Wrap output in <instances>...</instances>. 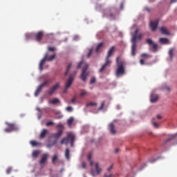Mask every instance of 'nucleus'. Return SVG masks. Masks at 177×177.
<instances>
[{"label":"nucleus","instance_id":"nucleus-1","mask_svg":"<svg viewBox=\"0 0 177 177\" xmlns=\"http://www.w3.org/2000/svg\"><path fill=\"white\" fill-rule=\"evenodd\" d=\"M139 32V29H136L132 35L131 38V56H135L136 55V42L138 41H140L142 39V37H143V35Z\"/></svg>","mask_w":177,"mask_h":177},{"label":"nucleus","instance_id":"nucleus-2","mask_svg":"<svg viewBox=\"0 0 177 177\" xmlns=\"http://www.w3.org/2000/svg\"><path fill=\"white\" fill-rule=\"evenodd\" d=\"M116 64H117V70H116V76L120 77V75H124L125 74V62L120 60V57L116 58Z\"/></svg>","mask_w":177,"mask_h":177},{"label":"nucleus","instance_id":"nucleus-3","mask_svg":"<svg viewBox=\"0 0 177 177\" xmlns=\"http://www.w3.org/2000/svg\"><path fill=\"white\" fill-rule=\"evenodd\" d=\"M48 56H49V54L46 53L44 58L40 61V63L39 64V68L40 71H42V70H44V64H45V62H52V60H53L56 57L55 54H53L48 57Z\"/></svg>","mask_w":177,"mask_h":177},{"label":"nucleus","instance_id":"nucleus-4","mask_svg":"<svg viewBox=\"0 0 177 177\" xmlns=\"http://www.w3.org/2000/svg\"><path fill=\"white\" fill-rule=\"evenodd\" d=\"M71 142V146L73 147L74 146V141L75 140V136L73 133H68L67 137L64 138L61 140V145H68V141Z\"/></svg>","mask_w":177,"mask_h":177},{"label":"nucleus","instance_id":"nucleus-5","mask_svg":"<svg viewBox=\"0 0 177 177\" xmlns=\"http://www.w3.org/2000/svg\"><path fill=\"white\" fill-rule=\"evenodd\" d=\"M57 128H59L60 130L58 132L53 134V138H54L55 140L53 142V145H48V147H52L53 145H56V143H57V140H59V138L63 135V124L57 125Z\"/></svg>","mask_w":177,"mask_h":177},{"label":"nucleus","instance_id":"nucleus-6","mask_svg":"<svg viewBox=\"0 0 177 177\" xmlns=\"http://www.w3.org/2000/svg\"><path fill=\"white\" fill-rule=\"evenodd\" d=\"M6 124H7V128L4 129V131L7 133L13 132L15 131H19V127L15 123H9L6 122Z\"/></svg>","mask_w":177,"mask_h":177},{"label":"nucleus","instance_id":"nucleus-7","mask_svg":"<svg viewBox=\"0 0 177 177\" xmlns=\"http://www.w3.org/2000/svg\"><path fill=\"white\" fill-rule=\"evenodd\" d=\"M48 84H49L48 80H46L42 84H41L36 89V91L35 92V96H36V97L38 96V95H39V93H41V91H42L43 88L46 86V85H48Z\"/></svg>","mask_w":177,"mask_h":177},{"label":"nucleus","instance_id":"nucleus-8","mask_svg":"<svg viewBox=\"0 0 177 177\" xmlns=\"http://www.w3.org/2000/svg\"><path fill=\"white\" fill-rule=\"evenodd\" d=\"M59 88H60V83L57 82L48 91V95L52 96V95L55 93V91L59 89Z\"/></svg>","mask_w":177,"mask_h":177},{"label":"nucleus","instance_id":"nucleus-9","mask_svg":"<svg viewBox=\"0 0 177 177\" xmlns=\"http://www.w3.org/2000/svg\"><path fill=\"white\" fill-rule=\"evenodd\" d=\"M59 88H60V83L57 82L48 91V95L52 96V95L55 93V91L59 89Z\"/></svg>","mask_w":177,"mask_h":177},{"label":"nucleus","instance_id":"nucleus-10","mask_svg":"<svg viewBox=\"0 0 177 177\" xmlns=\"http://www.w3.org/2000/svg\"><path fill=\"white\" fill-rule=\"evenodd\" d=\"M146 42L149 46L152 47V52H157V48H158L157 44L153 42L151 39H147Z\"/></svg>","mask_w":177,"mask_h":177},{"label":"nucleus","instance_id":"nucleus-11","mask_svg":"<svg viewBox=\"0 0 177 177\" xmlns=\"http://www.w3.org/2000/svg\"><path fill=\"white\" fill-rule=\"evenodd\" d=\"M88 64H86L83 68H82V72L81 74V80H82L84 82L86 81V77H88V73H86V70H88Z\"/></svg>","mask_w":177,"mask_h":177},{"label":"nucleus","instance_id":"nucleus-12","mask_svg":"<svg viewBox=\"0 0 177 177\" xmlns=\"http://www.w3.org/2000/svg\"><path fill=\"white\" fill-rule=\"evenodd\" d=\"M111 64V59H106L105 61V63L102 66L101 68L99 70V73H103L104 70H106V67L107 66H110Z\"/></svg>","mask_w":177,"mask_h":177},{"label":"nucleus","instance_id":"nucleus-13","mask_svg":"<svg viewBox=\"0 0 177 177\" xmlns=\"http://www.w3.org/2000/svg\"><path fill=\"white\" fill-rule=\"evenodd\" d=\"M149 27L151 31H156L157 30V27H158V20L151 21L149 23Z\"/></svg>","mask_w":177,"mask_h":177},{"label":"nucleus","instance_id":"nucleus-14","mask_svg":"<svg viewBox=\"0 0 177 177\" xmlns=\"http://www.w3.org/2000/svg\"><path fill=\"white\" fill-rule=\"evenodd\" d=\"M74 81V75H70L68 80L66 81L65 86L66 87V89H68L71 86V84H73V82Z\"/></svg>","mask_w":177,"mask_h":177},{"label":"nucleus","instance_id":"nucleus-15","mask_svg":"<svg viewBox=\"0 0 177 177\" xmlns=\"http://www.w3.org/2000/svg\"><path fill=\"white\" fill-rule=\"evenodd\" d=\"M109 131L111 135H115L117 130L115 129V126H114L113 122L109 124Z\"/></svg>","mask_w":177,"mask_h":177},{"label":"nucleus","instance_id":"nucleus-16","mask_svg":"<svg viewBox=\"0 0 177 177\" xmlns=\"http://www.w3.org/2000/svg\"><path fill=\"white\" fill-rule=\"evenodd\" d=\"M42 37H44V32L42 31L38 32L37 33L35 34L36 41H37V42H39L41 39H42Z\"/></svg>","mask_w":177,"mask_h":177},{"label":"nucleus","instance_id":"nucleus-17","mask_svg":"<svg viewBox=\"0 0 177 177\" xmlns=\"http://www.w3.org/2000/svg\"><path fill=\"white\" fill-rule=\"evenodd\" d=\"M48 157H49V155L48 153L43 154V156H41V158L39 161V164L42 165V164H44L45 162H46V161L48 160Z\"/></svg>","mask_w":177,"mask_h":177},{"label":"nucleus","instance_id":"nucleus-18","mask_svg":"<svg viewBox=\"0 0 177 177\" xmlns=\"http://www.w3.org/2000/svg\"><path fill=\"white\" fill-rule=\"evenodd\" d=\"M115 49V47L112 46L110 50L108 51V54L106 55V60H110V57H111V55H113V53H114V50Z\"/></svg>","mask_w":177,"mask_h":177},{"label":"nucleus","instance_id":"nucleus-19","mask_svg":"<svg viewBox=\"0 0 177 177\" xmlns=\"http://www.w3.org/2000/svg\"><path fill=\"white\" fill-rule=\"evenodd\" d=\"M95 169L96 175H100V172H102V168H100V167L99 166L98 162L95 163Z\"/></svg>","mask_w":177,"mask_h":177},{"label":"nucleus","instance_id":"nucleus-20","mask_svg":"<svg viewBox=\"0 0 177 177\" xmlns=\"http://www.w3.org/2000/svg\"><path fill=\"white\" fill-rule=\"evenodd\" d=\"M160 31L162 34H164L165 35H169V32L168 31V29H167V28L164 26L160 28Z\"/></svg>","mask_w":177,"mask_h":177},{"label":"nucleus","instance_id":"nucleus-21","mask_svg":"<svg viewBox=\"0 0 177 177\" xmlns=\"http://www.w3.org/2000/svg\"><path fill=\"white\" fill-rule=\"evenodd\" d=\"M158 100V95L156 94H152L151 95V102L156 103Z\"/></svg>","mask_w":177,"mask_h":177},{"label":"nucleus","instance_id":"nucleus-22","mask_svg":"<svg viewBox=\"0 0 177 177\" xmlns=\"http://www.w3.org/2000/svg\"><path fill=\"white\" fill-rule=\"evenodd\" d=\"M89 95V93L86 91V90L82 89L80 91V97H85V96H88Z\"/></svg>","mask_w":177,"mask_h":177},{"label":"nucleus","instance_id":"nucleus-23","mask_svg":"<svg viewBox=\"0 0 177 177\" xmlns=\"http://www.w3.org/2000/svg\"><path fill=\"white\" fill-rule=\"evenodd\" d=\"M174 52H175V48H170L169 50V56L170 62H172V59H174Z\"/></svg>","mask_w":177,"mask_h":177},{"label":"nucleus","instance_id":"nucleus-24","mask_svg":"<svg viewBox=\"0 0 177 177\" xmlns=\"http://www.w3.org/2000/svg\"><path fill=\"white\" fill-rule=\"evenodd\" d=\"M48 103L50 104H57V103H60V100L58 98H54L53 100H50Z\"/></svg>","mask_w":177,"mask_h":177},{"label":"nucleus","instance_id":"nucleus-25","mask_svg":"<svg viewBox=\"0 0 177 177\" xmlns=\"http://www.w3.org/2000/svg\"><path fill=\"white\" fill-rule=\"evenodd\" d=\"M47 133H48V130L46 129H44L40 133V139H44V138L46 136Z\"/></svg>","mask_w":177,"mask_h":177},{"label":"nucleus","instance_id":"nucleus-26","mask_svg":"<svg viewBox=\"0 0 177 177\" xmlns=\"http://www.w3.org/2000/svg\"><path fill=\"white\" fill-rule=\"evenodd\" d=\"M65 157L66 160H70V149L68 148L65 150Z\"/></svg>","mask_w":177,"mask_h":177},{"label":"nucleus","instance_id":"nucleus-27","mask_svg":"<svg viewBox=\"0 0 177 177\" xmlns=\"http://www.w3.org/2000/svg\"><path fill=\"white\" fill-rule=\"evenodd\" d=\"M159 41L161 44H168L169 42V40H168V39L167 38H160Z\"/></svg>","mask_w":177,"mask_h":177},{"label":"nucleus","instance_id":"nucleus-28","mask_svg":"<svg viewBox=\"0 0 177 177\" xmlns=\"http://www.w3.org/2000/svg\"><path fill=\"white\" fill-rule=\"evenodd\" d=\"M30 145L31 146H32L33 147H35V146H39L41 145V142H37L35 140H32L30 141Z\"/></svg>","mask_w":177,"mask_h":177},{"label":"nucleus","instance_id":"nucleus-29","mask_svg":"<svg viewBox=\"0 0 177 177\" xmlns=\"http://www.w3.org/2000/svg\"><path fill=\"white\" fill-rule=\"evenodd\" d=\"M109 15H108V17L111 18V19H115V14H114L113 12V11L109 10L108 12Z\"/></svg>","mask_w":177,"mask_h":177},{"label":"nucleus","instance_id":"nucleus-30","mask_svg":"<svg viewBox=\"0 0 177 177\" xmlns=\"http://www.w3.org/2000/svg\"><path fill=\"white\" fill-rule=\"evenodd\" d=\"M73 122H74V118L71 117L69 119H68L67 124L68 127H71V125L73 124Z\"/></svg>","mask_w":177,"mask_h":177},{"label":"nucleus","instance_id":"nucleus-31","mask_svg":"<svg viewBox=\"0 0 177 177\" xmlns=\"http://www.w3.org/2000/svg\"><path fill=\"white\" fill-rule=\"evenodd\" d=\"M32 156V157H34V158H37V157L39 156V150L33 151Z\"/></svg>","mask_w":177,"mask_h":177},{"label":"nucleus","instance_id":"nucleus-32","mask_svg":"<svg viewBox=\"0 0 177 177\" xmlns=\"http://www.w3.org/2000/svg\"><path fill=\"white\" fill-rule=\"evenodd\" d=\"M141 57H142L144 60H146V59H149V57H151V55H149L147 53H142L141 54Z\"/></svg>","mask_w":177,"mask_h":177},{"label":"nucleus","instance_id":"nucleus-33","mask_svg":"<svg viewBox=\"0 0 177 177\" xmlns=\"http://www.w3.org/2000/svg\"><path fill=\"white\" fill-rule=\"evenodd\" d=\"M103 46V42L99 43L96 47L95 52H99L100 50V48Z\"/></svg>","mask_w":177,"mask_h":177},{"label":"nucleus","instance_id":"nucleus-34","mask_svg":"<svg viewBox=\"0 0 177 177\" xmlns=\"http://www.w3.org/2000/svg\"><path fill=\"white\" fill-rule=\"evenodd\" d=\"M177 134H172L170 136V137L166 140V142H169V140H172V139H174V138H176Z\"/></svg>","mask_w":177,"mask_h":177},{"label":"nucleus","instance_id":"nucleus-35","mask_svg":"<svg viewBox=\"0 0 177 177\" xmlns=\"http://www.w3.org/2000/svg\"><path fill=\"white\" fill-rule=\"evenodd\" d=\"M71 68V64H69L67 66L66 71L64 73V75H67L68 74V72L70 71V69Z\"/></svg>","mask_w":177,"mask_h":177},{"label":"nucleus","instance_id":"nucleus-36","mask_svg":"<svg viewBox=\"0 0 177 177\" xmlns=\"http://www.w3.org/2000/svg\"><path fill=\"white\" fill-rule=\"evenodd\" d=\"M106 102L103 101L100 105V106L99 107L98 110H103V109H104V104H105Z\"/></svg>","mask_w":177,"mask_h":177},{"label":"nucleus","instance_id":"nucleus-37","mask_svg":"<svg viewBox=\"0 0 177 177\" xmlns=\"http://www.w3.org/2000/svg\"><path fill=\"white\" fill-rule=\"evenodd\" d=\"M75 100H77V96H74L73 99L71 100V103L72 104H75Z\"/></svg>","mask_w":177,"mask_h":177},{"label":"nucleus","instance_id":"nucleus-38","mask_svg":"<svg viewBox=\"0 0 177 177\" xmlns=\"http://www.w3.org/2000/svg\"><path fill=\"white\" fill-rule=\"evenodd\" d=\"M88 106H97V104L95 102H89L86 104V106L88 107Z\"/></svg>","mask_w":177,"mask_h":177},{"label":"nucleus","instance_id":"nucleus-39","mask_svg":"<svg viewBox=\"0 0 177 177\" xmlns=\"http://www.w3.org/2000/svg\"><path fill=\"white\" fill-rule=\"evenodd\" d=\"M48 50L49 52H55V50H56V48L55 47H48Z\"/></svg>","mask_w":177,"mask_h":177},{"label":"nucleus","instance_id":"nucleus-40","mask_svg":"<svg viewBox=\"0 0 177 177\" xmlns=\"http://www.w3.org/2000/svg\"><path fill=\"white\" fill-rule=\"evenodd\" d=\"M95 82H96V78L95 77H91V80H90V84H95Z\"/></svg>","mask_w":177,"mask_h":177},{"label":"nucleus","instance_id":"nucleus-41","mask_svg":"<svg viewBox=\"0 0 177 177\" xmlns=\"http://www.w3.org/2000/svg\"><path fill=\"white\" fill-rule=\"evenodd\" d=\"M113 167H114V165H113V164H111V165H110V167L107 168L108 172H110V171L113 169Z\"/></svg>","mask_w":177,"mask_h":177},{"label":"nucleus","instance_id":"nucleus-42","mask_svg":"<svg viewBox=\"0 0 177 177\" xmlns=\"http://www.w3.org/2000/svg\"><path fill=\"white\" fill-rule=\"evenodd\" d=\"M93 50L92 48L89 50V52L87 55V58L89 59L91 57V55H92Z\"/></svg>","mask_w":177,"mask_h":177},{"label":"nucleus","instance_id":"nucleus-43","mask_svg":"<svg viewBox=\"0 0 177 177\" xmlns=\"http://www.w3.org/2000/svg\"><path fill=\"white\" fill-rule=\"evenodd\" d=\"M57 160V155H55L52 158V162L55 163V162Z\"/></svg>","mask_w":177,"mask_h":177},{"label":"nucleus","instance_id":"nucleus-44","mask_svg":"<svg viewBox=\"0 0 177 177\" xmlns=\"http://www.w3.org/2000/svg\"><path fill=\"white\" fill-rule=\"evenodd\" d=\"M91 175L92 176H96V174H95V170H93V169H91Z\"/></svg>","mask_w":177,"mask_h":177},{"label":"nucleus","instance_id":"nucleus-45","mask_svg":"<svg viewBox=\"0 0 177 177\" xmlns=\"http://www.w3.org/2000/svg\"><path fill=\"white\" fill-rule=\"evenodd\" d=\"M66 111L71 112V111H73V107H71V106H67V107L66 108Z\"/></svg>","mask_w":177,"mask_h":177},{"label":"nucleus","instance_id":"nucleus-46","mask_svg":"<svg viewBox=\"0 0 177 177\" xmlns=\"http://www.w3.org/2000/svg\"><path fill=\"white\" fill-rule=\"evenodd\" d=\"M53 122H46V127H50V125H53Z\"/></svg>","mask_w":177,"mask_h":177},{"label":"nucleus","instance_id":"nucleus-47","mask_svg":"<svg viewBox=\"0 0 177 177\" xmlns=\"http://www.w3.org/2000/svg\"><path fill=\"white\" fill-rule=\"evenodd\" d=\"M10 172H12V168L11 167H8L6 169V174H8V175H9V174H10Z\"/></svg>","mask_w":177,"mask_h":177},{"label":"nucleus","instance_id":"nucleus-48","mask_svg":"<svg viewBox=\"0 0 177 177\" xmlns=\"http://www.w3.org/2000/svg\"><path fill=\"white\" fill-rule=\"evenodd\" d=\"M82 63H84L82 61L78 63L77 68H81V66H82Z\"/></svg>","mask_w":177,"mask_h":177},{"label":"nucleus","instance_id":"nucleus-49","mask_svg":"<svg viewBox=\"0 0 177 177\" xmlns=\"http://www.w3.org/2000/svg\"><path fill=\"white\" fill-rule=\"evenodd\" d=\"M92 158V153H88V156H87V159L89 160H91V159Z\"/></svg>","mask_w":177,"mask_h":177},{"label":"nucleus","instance_id":"nucleus-50","mask_svg":"<svg viewBox=\"0 0 177 177\" xmlns=\"http://www.w3.org/2000/svg\"><path fill=\"white\" fill-rule=\"evenodd\" d=\"M82 168H84V169H85V168H86V163H85V162H83L82 164Z\"/></svg>","mask_w":177,"mask_h":177},{"label":"nucleus","instance_id":"nucleus-51","mask_svg":"<svg viewBox=\"0 0 177 177\" xmlns=\"http://www.w3.org/2000/svg\"><path fill=\"white\" fill-rule=\"evenodd\" d=\"M153 127H155V128H158V127H159V125L158 124V123L157 122H153Z\"/></svg>","mask_w":177,"mask_h":177},{"label":"nucleus","instance_id":"nucleus-52","mask_svg":"<svg viewBox=\"0 0 177 177\" xmlns=\"http://www.w3.org/2000/svg\"><path fill=\"white\" fill-rule=\"evenodd\" d=\"M140 64H142V66H143V64H145V59H141L140 60Z\"/></svg>","mask_w":177,"mask_h":177},{"label":"nucleus","instance_id":"nucleus-53","mask_svg":"<svg viewBox=\"0 0 177 177\" xmlns=\"http://www.w3.org/2000/svg\"><path fill=\"white\" fill-rule=\"evenodd\" d=\"M104 177H113V174L107 175V174H104Z\"/></svg>","mask_w":177,"mask_h":177},{"label":"nucleus","instance_id":"nucleus-54","mask_svg":"<svg viewBox=\"0 0 177 177\" xmlns=\"http://www.w3.org/2000/svg\"><path fill=\"white\" fill-rule=\"evenodd\" d=\"M165 89L166 91H167V92H169V91H171V88H169V87H168V86H165Z\"/></svg>","mask_w":177,"mask_h":177},{"label":"nucleus","instance_id":"nucleus-55","mask_svg":"<svg viewBox=\"0 0 177 177\" xmlns=\"http://www.w3.org/2000/svg\"><path fill=\"white\" fill-rule=\"evenodd\" d=\"M120 9H124V3H120Z\"/></svg>","mask_w":177,"mask_h":177},{"label":"nucleus","instance_id":"nucleus-56","mask_svg":"<svg viewBox=\"0 0 177 177\" xmlns=\"http://www.w3.org/2000/svg\"><path fill=\"white\" fill-rule=\"evenodd\" d=\"M175 2H177V0H171L170 3H175Z\"/></svg>","mask_w":177,"mask_h":177},{"label":"nucleus","instance_id":"nucleus-57","mask_svg":"<svg viewBox=\"0 0 177 177\" xmlns=\"http://www.w3.org/2000/svg\"><path fill=\"white\" fill-rule=\"evenodd\" d=\"M67 89L68 88H67V87L65 86V88L64 90V93H66L67 92Z\"/></svg>","mask_w":177,"mask_h":177},{"label":"nucleus","instance_id":"nucleus-58","mask_svg":"<svg viewBox=\"0 0 177 177\" xmlns=\"http://www.w3.org/2000/svg\"><path fill=\"white\" fill-rule=\"evenodd\" d=\"M157 118H158V120H161L162 117H161V115H157Z\"/></svg>","mask_w":177,"mask_h":177},{"label":"nucleus","instance_id":"nucleus-59","mask_svg":"<svg viewBox=\"0 0 177 177\" xmlns=\"http://www.w3.org/2000/svg\"><path fill=\"white\" fill-rule=\"evenodd\" d=\"M119 150H120V149H115V153H118Z\"/></svg>","mask_w":177,"mask_h":177},{"label":"nucleus","instance_id":"nucleus-60","mask_svg":"<svg viewBox=\"0 0 177 177\" xmlns=\"http://www.w3.org/2000/svg\"><path fill=\"white\" fill-rule=\"evenodd\" d=\"M90 165H91V167H92V165H93V161L90 162Z\"/></svg>","mask_w":177,"mask_h":177},{"label":"nucleus","instance_id":"nucleus-61","mask_svg":"<svg viewBox=\"0 0 177 177\" xmlns=\"http://www.w3.org/2000/svg\"><path fill=\"white\" fill-rule=\"evenodd\" d=\"M145 9H146V10H147V12H150V8H146Z\"/></svg>","mask_w":177,"mask_h":177},{"label":"nucleus","instance_id":"nucleus-62","mask_svg":"<svg viewBox=\"0 0 177 177\" xmlns=\"http://www.w3.org/2000/svg\"><path fill=\"white\" fill-rule=\"evenodd\" d=\"M37 111H41V109L39 108H37Z\"/></svg>","mask_w":177,"mask_h":177},{"label":"nucleus","instance_id":"nucleus-63","mask_svg":"<svg viewBox=\"0 0 177 177\" xmlns=\"http://www.w3.org/2000/svg\"><path fill=\"white\" fill-rule=\"evenodd\" d=\"M156 0H149L150 2H154Z\"/></svg>","mask_w":177,"mask_h":177}]
</instances>
